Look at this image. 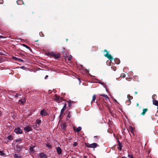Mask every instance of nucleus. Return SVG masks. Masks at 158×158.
Masks as SVG:
<instances>
[{"instance_id":"1","label":"nucleus","mask_w":158,"mask_h":158,"mask_svg":"<svg viewBox=\"0 0 158 158\" xmlns=\"http://www.w3.org/2000/svg\"><path fill=\"white\" fill-rule=\"evenodd\" d=\"M46 55L48 56H51L54 57L56 59H58L61 57L60 54V53L56 54L54 52H51L47 53Z\"/></svg>"},{"instance_id":"2","label":"nucleus","mask_w":158,"mask_h":158,"mask_svg":"<svg viewBox=\"0 0 158 158\" xmlns=\"http://www.w3.org/2000/svg\"><path fill=\"white\" fill-rule=\"evenodd\" d=\"M53 99L57 102L60 103L62 101H64V99L63 97H60V96L55 94L53 97Z\"/></svg>"},{"instance_id":"3","label":"nucleus","mask_w":158,"mask_h":158,"mask_svg":"<svg viewBox=\"0 0 158 158\" xmlns=\"http://www.w3.org/2000/svg\"><path fill=\"white\" fill-rule=\"evenodd\" d=\"M104 56L106 57H107L110 60H111V61H112L114 60V58H113V57L110 54H109V53H106L105 54Z\"/></svg>"},{"instance_id":"4","label":"nucleus","mask_w":158,"mask_h":158,"mask_svg":"<svg viewBox=\"0 0 158 158\" xmlns=\"http://www.w3.org/2000/svg\"><path fill=\"white\" fill-rule=\"evenodd\" d=\"M66 104L65 103H64V106L62 108V109L61 110L60 114L59 116V118H61V117L62 116V114H63L64 111L66 109Z\"/></svg>"},{"instance_id":"5","label":"nucleus","mask_w":158,"mask_h":158,"mask_svg":"<svg viewBox=\"0 0 158 158\" xmlns=\"http://www.w3.org/2000/svg\"><path fill=\"white\" fill-rule=\"evenodd\" d=\"M40 114L42 116H46L48 115V114L46 112V110L44 109H42L40 111Z\"/></svg>"},{"instance_id":"6","label":"nucleus","mask_w":158,"mask_h":158,"mask_svg":"<svg viewBox=\"0 0 158 158\" xmlns=\"http://www.w3.org/2000/svg\"><path fill=\"white\" fill-rule=\"evenodd\" d=\"M15 132L18 134H22V131L19 127H17L15 128L14 130Z\"/></svg>"},{"instance_id":"7","label":"nucleus","mask_w":158,"mask_h":158,"mask_svg":"<svg viewBox=\"0 0 158 158\" xmlns=\"http://www.w3.org/2000/svg\"><path fill=\"white\" fill-rule=\"evenodd\" d=\"M67 127V123L65 122H63L61 125V129L64 131H65L66 128Z\"/></svg>"},{"instance_id":"8","label":"nucleus","mask_w":158,"mask_h":158,"mask_svg":"<svg viewBox=\"0 0 158 158\" xmlns=\"http://www.w3.org/2000/svg\"><path fill=\"white\" fill-rule=\"evenodd\" d=\"M24 130L26 132H28L29 131H31L32 130L31 127L28 126H27L26 127H25L24 128Z\"/></svg>"},{"instance_id":"9","label":"nucleus","mask_w":158,"mask_h":158,"mask_svg":"<svg viewBox=\"0 0 158 158\" xmlns=\"http://www.w3.org/2000/svg\"><path fill=\"white\" fill-rule=\"evenodd\" d=\"M56 150L58 155H60L62 153V150L60 147L56 148Z\"/></svg>"},{"instance_id":"10","label":"nucleus","mask_w":158,"mask_h":158,"mask_svg":"<svg viewBox=\"0 0 158 158\" xmlns=\"http://www.w3.org/2000/svg\"><path fill=\"white\" fill-rule=\"evenodd\" d=\"M91 145V148H95L98 146L99 145L98 144L96 143H93L90 144Z\"/></svg>"},{"instance_id":"11","label":"nucleus","mask_w":158,"mask_h":158,"mask_svg":"<svg viewBox=\"0 0 158 158\" xmlns=\"http://www.w3.org/2000/svg\"><path fill=\"white\" fill-rule=\"evenodd\" d=\"M114 62L117 64H119L120 62V60L118 58H114Z\"/></svg>"},{"instance_id":"12","label":"nucleus","mask_w":158,"mask_h":158,"mask_svg":"<svg viewBox=\"0 0 158 158\" xmlns=\"http://www.w3.org/2000/svg\"><path fill=\"white\" fill-rule=\"evenodd\" d=\"M39 156L41 158H47V156L44 153H40Z\"/></svg>"},{"instance_id":"13","label":"nucleus","mask_w":158,"mask_h":158,"mask_svg":"<svg viewBox=\"0 0 158 158\" xmlns=\"http://www.w3.org/2000/svg\"><path fill=\"white\" fill-rule=\"evenodd\" d=\"M35 147L34 146H31L29 148V150L31 153H33L35 152L34 148Z\"/></svg>"},{"instance_id":"14","label":"nucleus","mask_w":158,"mask_h":158,"mask_svg":"<svg viewBox=\"0 0 158 158\" xmlns=\"http://www.w3.org/2000/svg\"><path fill=\"white\" fill-rule=\"evenodd\" d=\"M127 96L128 99V102L130 103L131 102V100L133 99V97L130 96L129 94H128Z\"/></svg>"},{"instance_id":"15","label":"nucleus","mask_w":158,"mask_h":158,"mask_svg":"<svg viewBox=\"0 0 158 158\" xmlns=\"http://www.w3.org/2000/svg\"><path fill=\"white\" fill-rule=\"evenodd\" d=\"M148 110L147 108L143 109V112L141 113V114L143 115H144L146 112Z\"/></svg>"},{"instance_id":"16","label":"nucleus","mask_w":158,"mask_h":158,"mask_svg":"<svg viewBox=\"0 0 158 158\" xmlns=\"http://www.w3.org/2000/svg\"><path fill=\"white\" fill-rule=\"evenodd\" d=\"M16 2L18 5H22L23 3V1L22 0H17Z\"/></svg>"},{"instance_id":"17","label":"nucleus","mask_w":158,"mask_h":158,"mask_svg":"<svg viewBox=\"0 0 158 158\" xmlns=\"http://www.w3.org/2000/svg\"><path fill=\"white\" fill-rule=\"evenodd\" d=\"M153 104L156 106H158V101L155 100H152Z\"/></svg>"},{"instance_id":"18","label":"nucleus","mask_w":158,"mask_h":158,"mask_svg":"<svg viewBox=\"0 0 158 158\" xmlns=\"http://www.w3.org/2000/svg\"><path fill=\"white\" fill-rule=\"evenodd\" d=\"M26 101L25 99L24 98L22 99H20L19 100V102H20L21 104H23L26 102Z\"/></svg>"},{"instance_id":"19","label":"nucleus","mask_w":158,"mask_h":158,"mask_svg":"<svg viewBox=\"0 0 158 158\" xmlns=\"http://www.w3.org/2000/svg\"><path fill=\"white\" fill-rule=\"evenodd\" d=\"M133 128L132 127L130 126L129 127L128 131H130L131 133L133 134Z\"/></svg>"},{"instance_id":"20","label":"nucleus","mask_w":158,"mask_h":158,"mask_svg":"<svg viewBox=\"0 0 158 158\" xmlns=\"http://www.w3.org/2000/svg\"><path fill=\"white\" fill-rule=\"evenodd\" d=\"M15 158H22V157L20 156L18 154H15L13 155Z\"/></svg>"},{"instance_id":"21","label":"nucleus","mask_w":158,"mask_h":158,"mask_svg":"<svg viewBox=\"0 0 158 158\" xmlns=\"http://www.w3.org/2000/svg\"><path fill=\"white\" fill-rule=\"evenodd\" d=\"M103 105L106 106V107H107L109 109H110L109 108V105L106 103V102H104L102 104V106Z\"/></svg>"},{"instance_id":"22","label":"nucleus","mask_w":158,"mask_h":158,"mask_svg":"<svg viewBox=\"0 0 158 158\" xmlns=\"http://www.w3.org/2000/svg\"><path fill=\"white\" fill-rule=\"evenodd\" d=\"M22 45L23 47L26 48L28 49L30 51H31V48L29 46H28L27 45H26L25 44H22Z\"/></svg>"},{"instance_id":"23","label":"nucleus","mask_w":158,"mask_h":158,"mask_svg":"<svg viewBox=\"0 0 158 158\" xmlns=\"http://www.w3.org/2000/svg\"><path fill=\"white\" fill-rule=\"evenodd\" d=\"M7 139L9 140H12L13 139V137L11 135H9L7 137Z\"/></svg>"},{"instance_id":"24","label":"nucleus","mask_w":158,"mask_h":158,"mask_svg":"<svg viewBox=\"0 0 158 158\" xmlns=\"http://www.w3.org/2000/svg\"><path fill=\"white\" fill-rule=\"evenodd\" d=\"M35 122L38 125H39L41 122V120L37 119L36 120Z\"/></svg>"},{"instance_id":"25","label":"nucleus","mask_w":158,"mask_h":158,"mask_svg":"<svg viewBox=\"0 0 158 158\" xmlns=\"http://www.w3.org/2000/svg\"><path fill=\"white\" fill-rule=\"evenodd\" d=\"M157 98V96L156 94H153L152 96V100H155Z\"/></svg>"},{"instance_id":"26","label":"nucleus","mask_w":158,"mask_h":158,"mask_svg":"<svg viewBox=\"0 0 158 158\" xmlns=\"http://www.w3.org/2000/svg\"><path fill=\"white\" fill-rule=\"evenodd\" d=\"M81 127H79L76 130V131L78 132H80L81 130Z\"/></svg>"},{"instance_id":"27","label":"nucleus","mask_w":158,"mask_h":158,"mask_svg":"<svg viewBox=\"0 0 158 158\" xmlns=\"http://www.w3.org/2000/svg\"><path fill=\"white\" fill-rule=\"evenodd\" d=\"M15 59L17 60H19V61H20V62H23V60L22 59H20V58H17V57H15Z\"/></svg>"},{"instance_id":"28","label":"nucleus","mask_w":158,"mask_h":158,"mask_svg":"<svg viewBox=\"0 0 158 158\" xmlns=\"http://www.w3.org/2000/svg\"><path fill=\"white\" fill-rule=\"evenodd\" d=\"M104 99H105L106 101L109 100V98L107 95H105V96L104 97Z\"/></svg>"},{"instance_id":"29","label":"nucleus","mask_w":158,"mask_h":158,"mask_svg":"<svg viewBox=\"0 0 158 158\" xmlns=\"http://www.w3.org/2000/svg\"><path fill=\"white\" fill-rule=\"evenodd\" d=\"M0 155L4 156H5V154L3 153L2 151H0Z\"/></svg>"},{"instance_id":"30","label":"nucleus","mask_w":158,"mask_h":158,"mask_svg":"<svg viewBox=\"0 0 158 158\" xmlns=\"http://www.w3.org/2000/svg\"><path fill=\"white\" fill-rule=\"evenodd\" d=\"M96 98V96L95 95H94L93 96V98L91 102L93 101H94Z\"/></svg>"},{"instance_id":"31","label":"nucleus","mask_w":158,"mask_h":158,"mask_svg":"<svg viewBox=\"0 0 158 158\" xmlns=\"http://www.w3.org/2000/svg\"><path fill=\"white\" fill-rule=\"evenodd\" d=\"M119 146L118 147V149L119 151L122 150V146L121 144H120V145H118Z\"/></svg>"},{"instance_id":"32","label":"nucleus","mask_w":158,"mask_h":158,"mask_svg":"<svg viewBox=\"0 0 158 158\" xmlns=\"http://www.w3.org/2000/svg\"><path fill=\"white\" fill-rule=\"evenodd\" d=\"M16 148H17V149L19 151H20L22 149L21 147H20L19 145H17Z\"/></svg>"},{"instance_id":"33","label":"nucleus","mask_w":158,"mask_h":158,"mask_svg":"<svg viewBox=\"0 0 158 158\" xmlns=\"http://www.w3.org/2000/svg\"><path fill=\"white\" fill-rule=\"evenodd\" d=\"M91 144L89 143H85V145L88 148H91Z\"/></svg>"},{"instance_id":"34","label":"nucleus","mask_w":158,"mask_h":158,"mask_svg":"<svg viewBox=\"0 0 158 158\" xmlns=\"http://www.w3.org/2000/svg\"><path fill=\"white\" fill-rule=\"evenodd\" d=\"M71 117V114H70V112H69L68 114L67 115V118H66V119L67 120H68V118H70Z\"/></svg>"},{"instance_id":"35","label":"nucleus","mask_w":158,"mask_h":158,"mask_svg":"<svg viewBox=\"0 0 158 158\" xmlns=\"http://www.w3.org/2000/svg\"><path fill=\"white\" fill-rule=\"evenodd\" d=\"M15 95V97L18 98L20 96H21V94H19L16 93V94H15V95Z\"/></svg>"},{"instance_id":"36","label":"nucleus","mask_w":158,"mask_h":158,"mask_svg":"<svg viewBox=\"0 0 158 158\" xmlns=\"http://www.w3.org/2000/svg\"><path fill=\"white\" fill-rule=\"evenodd\" d=\"M16 142H20L22 141V139L20 138L17 139L15 140Z\"/></svg>"},{"instance_id":"37","label":"nucleus","mask_w":158,"mask_h":158,"mask_svg":"<svg viewBox=\"0 0 158 158\" xmlns=\"http://www.w3.org/2000/svg\"><path fill=\"white\" fill-rule=\"evenodd\" d=\"M126 75L124 73H122L121 74V77L123 78H124Z\"/></svg>"},{"instance_id":"38","label":"nucleus","mask_w":158,"mask_h":158,"mask_svg":"<svg viewBox=\"0 0 158 158\" xmlns=\"http://www.w3.org/2000/svg\"><path fill=\"white\" fill-rule=\"evenodd\" d=\"M46 146L48 148H51L52 147V145L50 144H49L48 143L46 144Z\"/></svg>"},{"instance_id":"39","label":"nucleus","mask_w":158,"mask_h":158,"mask_svg":"<svg viewBox=\"0 0 158 158\" xmlns=\"http://www.w3.org/2000/svg\"><path fill=\"white\" fill-rule=\"evenodd\" d=\"M68 102H69V105H68L69 106V107H70L71 106V101H69Z\"/></svg>"},{"instance_id":"40","label":"nucleus","mask_w":158,"mask_h":158,"mask_svg":"<svg viewBox=\"0 0 158 158\" xmlns=\"http://www.w3.org/2000/svg\"><path fill=\"white\" fill-rule=\"evenodd\" d=\"M77 143L76 142H74V143L73 144V146L75 147V146H77Z\"/></svg>"},{"instance_id":"41","label":"nucleus","mask_w":158,"mask_h":158,"mask_svg":"<svg viewBox=\"0 0 158 158\" xmlns=\"http://www.w3.org/2000/svg\"><path fill=\"white\" fill-rule=\"evenodd\" d=\"M128 157H130V158H134L133 156L131 155L128 154Z\"/></svg>"},{"instance_id":"42","label":"nucleus","mask_w":158,"mask_h":158,"mask_svg":"<svg viewBox=\"0 0 158 158\" xmlns=\"http://www.w3.org/2000/svg\"><path fill=\"white\" fill-rule=\"evenodd\" d=\"M40 34L41 36L43 37L44 36V35L41 32L40 33Z\"/></svg>"},{"instance_id":"43","label":"nucleus","mask_w":158,"mask_h":158,"mask_svg":"<svg viewBox=\"0 0 158 158\" xmlns=\"http://www.w3.org/2000/svg\"><path fill=\"white\" fill-rule=\"evenodd\" d=\"M104 51L105 52H106L107 53H109V52L106 49H105L104 50Z\"/></svg>"},{"instance_id":"44","label":"nucleus","mask_w":158,"mask_h":158,"mask_svg":"<svg viewBox=\"0 0 158 158\" xmlns=\"http://www.w3.org/2000/svg\"><path fill=\"white\" fill-rule=\"evenodd\" d=\"M118 145H120V144H121V143H120V141H119V140H118Z\"/></svg>"},{"instance_id":"45","label":"nucleus","mask_w":158,"mask_h":158,"mask_svg":"<svg viewBox=\"0 0 158 158\" xmlns=\"http://www.w3.org/2000/svg\"><path fill=\"white\" fill-rule=\"evenodd\" d=\"M100 95L101 96H102L104 97L105 96V95L104 94H100Z\"/></svg>"},{"instance_id":"46","label":"nucleus","mask_w":158,"mask_h":158,"mask_svg":"<svg viewBox=\"0 0 158 158\" xmlns=\"http://www.w3.org/2000/svg\"><path fill=\"white\" fill-rule=\"evenodd\" d=\"M68 60H71V58H70V57H69L68 58Z\"/></svg>"},{"instance_id":"47","label":"nucleus","mask_w":158,"mask_h":158,"mask_svg":"<svg viewBox=\"0 0 158 158\" xmlns=\"http://www.w3.org/2000/svg\"><path fill=\"white\" fill-rule=\"evenodd\" d=\"M48 77V75H46L45 77V79H46V78Z\"/></svg>"},{"instance_id":"48","label":"nucleus","mask_w":158,"mask_h":158,"mask_svg":"<svg viewBox=\"0 0 158 158\" xmlns=\"http://www.w3.org/2000/svg\"><path fill=\"white\" fill-rule=\"evenodd\" d=\"M94 138H98V136H95L94 137Z\"/></svg>"},{"instance_id":"49","label":"nucleus","mask_w":158,"mask_h":158,"mask_svg":"<svg viewBox=\"0 0 158 158\" xmlns=\"http://www.w3.org/2000/svg\"><path fill=\"white\" fill-rule=\"evenodd\" d=\"M139 106V104L138 103H137L136 104V106L137 107L138 106Z\"/></svg>"},{"instance_id":"50","label":"nucleus","mask_w":158,"mask_h":158,"mask_svg":"<svg viewBox=\"0 0 158 158\" xmlns=\"http://www.w3.org/2000/svg\"><path fill=\"white\" fill-rule=\"evenodd\" d=\"M78 80H79V83H80V82H81V80H80V78H78Z\"/></svg>"},{"instance_id":"51","label":"nucleus","mask_w":158,"mask_h":158,"mask_svg":"<svg viewBox=\"0 0 158 158\" xmlns=\"http://www.w3.org/2000/svg\"><path fill=\"white\" fill-rule=\"evenodd\" d=\"M135 94H137V91H135Z\"/></svg>"},{"instance_id":"52","label":"nucleus","mask_w":158,"mask_h":158,"mask_svg":"<svg viewBox=\"0 0 158 158\" xmlns=\"http://www.w3.org/2000/svg\"><path fill=\"white\" fill-rule=\"evenodd\" d=\"M83 158H87L86 156H83Z\"/></svg>"},{"instance_id":"53","label":"nucleus","mask_w":158,"mask_h":158,"mask_svg":"<svg viewBox=\"0 0 158 158\" xmlns=\"http://www.w3.org/2000/svg\"><path fill=\"white\" fill-rule=\"evenodd\" d=\"M1 115H2V112L1 111H0V117L1 116Z\"/></svg>"},{"instance_id":"54","label":"nucleus","mask_w":158,"mask_h":158,"mask_svg":"<svg viewBox=\"0 0 158 158\" xmlns=\"http://www.w3.org/2000/svg\"><path fill=\"white\" fill-rule=\"evenodd\" d=\"M114 71H115V70H116V68L115 67L114 69Z\"/></svg>"},{"instance_id":"55","label":"nucleus","mask_w":158,"mask_h":158,"mask_svg":"<svg viewBox=\"0 0 158 158\" xmlns=\"http://www.w3.org/2000/svg\"><path fill=\"white\" fill-rule=\"evenodd\" d=\"M122 158H127L126 157H122Z\"/></svg>"},{"instance_id":"56","label":"nucleus","mask_w":158,"mask_h":158,"mask_svg":"<svg viewBox=\"0 0 158 158\" xmlns=\"http://www.w3.org/2000/svg\"><path fill=\"white\" fill-rule=\"evenodd\" d=\"M38 40H35V41H36V42H37V41H38Z\"/></svg>"},{"instance_id":"57","label":"nucleus","mask_w":158,"mask_h":158,"mask_svg":"<svg viewBox=\"0 0 158 158\" xmlns=\"http://www.w3.org/2000/svg\"><path fill=\"white\" fill-rule=\"evenodd\" d=\"M68 39H66V41H68Z\"/></svg>"},{"instance_id":"58","label":"nucleus","mask_w":158,"mask_h":158,"mask_svg":"<svg viewBox=\"0 0 158 158\" xmlns=\"http://www.w3.org/2000/svg\"><path fill=\"white\" fill-rule=\"evenodd\" d=\"M75 130V128H74V130Z\"/></svg>"}]
</instances>
